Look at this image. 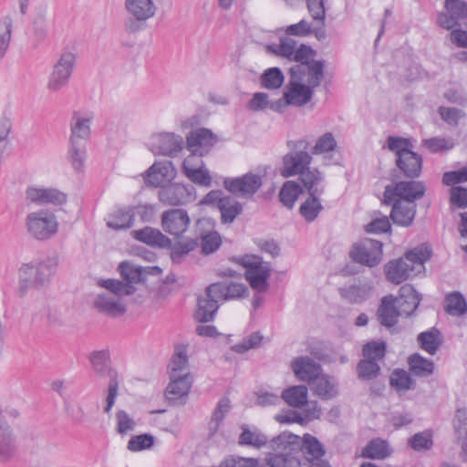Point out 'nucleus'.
<instances>
[{"label": "nucleus", "instance_id": "obj_1", "mask_svg": "<svg viewBox=\"0 0 467 467\" xmlns=\"http://www.w3.org/2000/svg\"><path fill=\"white\" fill-rule=\"evenodd\" d=\"M58 263V257L53 255L43 260H33L22 264L17 271L18 296L24 297L30 291H39L47 287L57 273Z\"/></svg>", "mask_w": 467, "mask_h": 467}, {"label": "nucleus", "instance_id": "obj_2", "mask_svg": "<svg viewBox=\"0 0 467 467\" xmlns=\"http://www.w3.org/2000/svg\"><path fill=\"white\" fill-rule=\"evenodd\" d=\"M99 285L105 290L98 294L93 300L94 308L108 317L117 318L127 312L124 297L134 294L135 287L123 285L120 280H99Z\"/></svg>", "mask_w": 467, "mask_h": 467}, {"label": "nucleus", "instance_id": "obj_3", "mask_svg": "<svg viewBox=\"0 0 467 467\" xmlns=\"http://www.w3.org/2000/svg\"><path fill=\"white\" fill-rule=\"evenodd\" d=\"M233 260L245 268V279L254 290L258 293L267 291L271 275L269 263L264 262L261 256L255 254H245Z\"/></svg>", "mask_w": 467, "mask_h": 467}, {"label": "nucleus", "instance_id": "obj_4", "mask_svg": "<svg viewBox=\"0 0 467 467\" xmlns=\"http://www.w3.org/2000/svg\"><path fill=\"white\" fill-rule=\"evenodd\" d=\"M27 234L35 240L47 241L58 231V222L55 213L44 209L29 213L25 219Z\"/></svg>", "mask_w": 467, "mask_h": 467}, {"label": "nucleus", "instance_id": "obj_5", "mask_svg": "<svg viewBox=\"0 0 467 467\" xmlns=\"http://www.w3.org/2000/svg\"><path fill=\"white\" fill-rule=\"evenodd\" d=\"M90 362L94 371L100 377H109V382L105 397L104 412L109 414L119 392L118 374L109 366V352L108 350L95 351L90 355Z\"/></svg>", "mask_w": 467, "mask_h": 467}, {"label": "nucleus", "instance_id": "obj_6", "mask_svg": "<svg viewBox=\"0 0 467 467\" xmlns=\"http://www.w3.org/2000/svg\"><path fill=\"white\" fill-rule=\"evenodd\" d=\"M309 143L305 140L289 142V147L294 150L283 157L281 174L287 178L300 175L306 171L312 161V156L306 151Z\"/></svg>", "mask_w": 467, "mask_h": 467}, {"label": "nucleus", "instance_id": "obj_7", "mask_svg": "<svg viewBox=\"0 0 467 467\" xmlns=\"http://www.w3.org/2000/svg\"><path fill=\"white\" fill-rule=\"evenodd\" d=\"M425 192L426 186L423 182L414 181L413 179L400 181L385 187L383 202L388 205H390L394 201L415 203L417 200L424 196Z\"/></svg>", "mask_w": 467, "mask_h": 467}, {"label": "nucleus", "instance_id": "obj_8", "mask_svg": "<svg viewBox=\"0 0 467 467\" xmlns=\"http://www.w3.org/2000/svg\"><path fill=\"white\" fill-rule=\"evenodd\" d=\"M76 63L75 54L64 51L48 76L47 89L50 92H58L66 88L70 80Z\"/></svg>", "mask_w": 467, "mask_h": 467}, {"label": "nucleus", "instance_id": "obj_9", "mask_svg": "<svg viewBox=\"0 0 467 467\" xmlns=\"http://www.w3.org/2000/svg\"><path fill=\"white\" fill-rule=\"evenodd\" d=\"M314 90L311 87L306 85L302 78H295L290 75V79L286 85L283 99L275 104L271 105V109H277L280 106L293 105L301 107L308 103L313 97Z\"/></svg>", "mask_w": 467, "mask_h": 467}, {"label": "nucleus", "instance_id": "obj_10", "mask_svg": "<svg viewBox=\"0 0 467 467\" xmlns=\"http://www.w3.org/2000/svg\"><path fill=\"white\" fill-rule=\"evenodd\" d=\"M382 254V243L373 239L355 244L349 252L354 262L370 268L380 264Z\"/></svg>", "mask_w": 467, "mask_h": 467}, {"label": "nucleus", "instance_id": "obj_11", "mask_svg": "<svg viewBox=\"0 0 467 467\" xmlns=\"http://www.w3.org/2000/svg\"><path fill=\"white\" fill-rule=\"evenodd\" d=\"M191 219L186 210L173 208L164 211L161 216L162 230L174 238H180L188 230Z\"/></svg>", "mask_w": 467, "mask_h": 467}, {"label": "nucleus", "instance_id": "obj_12", "mask_svg": "<svg viewBox=\"0 0 467 467\" xmlns=\"http://www.w3.org/2000/svg\"><path fill=\"white\" fill-rule=\"evenodd\" d=\"M262 178L260 175L246 173L236 178H226L223 186L231 193L238 197H251L262 186Z\"/></svg>", "mask_w": 467, "mask_h": 467}, {"label": "nucleus", "instance_id": "obj_13", "mask_svg": "<svg viewBox=\"0 0 467 467\" xmlns=\"http://www.w3.org/2000/svg\"><path fill=\"white\" fill-rule=\"evenodd\" d=\"M184 146L182 137L171 132H161L152 136L150 150L158 155L173 157L179 153Z\"/></svg>", "mask_w": 467, "mask_h": 467}, {"label": "nucleus", "instance_id": "obj_14", "mask_svg": "<svg viewBox=\"0 0 467 467\" xmlns=\"http://www.w3.org/2000/svg\"><path fill=\"white\" fill-rule=\"evenodd\" d=\"M304 462L301 467H330L324 459L325 449L323 444L314 436L305 434L302 443Z\"/></svg>", "mask_w": 467, "mask_h": 467}, {"label": "nucleus", "instance_id": "obj_15", "mask_svg": "<svg viewBox=\"0 0 467 467\" xmlns=\"http://www.w3.org/2000/svg\"><path fill=\"white\" fill-rule=\"evenodd\" d=\"M192 186H187L182 183H171L161 187L158 192V199L164 205L180 206L193 199L192 196Z\"/></svg>", "mask_w": 467, "mask_h": 467}, {"label": "nucleus", "instance_id": "obj_16", "mask_svg": "<svg viewBox=\"0 0 467 467\" xmlns=\"http://www.w3.org/2000/svg\"><path fill=\"white\" fill-rule=\"evenodd\" d=\"M324 61H312L310 64L296 65L290 68V75L302 78V81L314 90L324 77Z\"/></svg>", "mask_w": 467, "mask_h": 467}, {"label": "nucleus", "instance_id": "obj_17", "mask_svg": "<svg viewBox=\"0 0 467 467\" xmlns=\"http://www.w3.org/2000/svg\"><path fill=\"white\" fill-rule=\"evenodd\" d=\"M217 141L212 130L200 128L192 130L186 138V147L192 153L205 155Z\"/></svg>", "mask_w": 467, "mask_h": 467}, {"label": "nucleus", "instance_id": "obj_18", "mask_svg": "<svg viewBox=\"0 0 467 467\" xmlns=\"http://www.w3.org/2000/svg\"><path fill=\"white\" fill-rule=\"evenodd\" d=\"M26 199L38 205H60L67 202V195L57 189L31 186L26 191Z\"/></svg>", "mask_w": 467, "mask_h": 467}, {"label": "nucleus", "instance_id": "obj_19", "mask_svg": "<svg viewBox=\"0 0 467 467\" xmlns=\"http://www.w3.org/2000/svg\"><path fill=\"white\" fill-rule=\"evenodd\" d=\"M176 176V169L171 161L153 163L147 171L145 181L154 187H161Z\"/></svg>", "mask_w": 467, "mask_h": 467}, {"label": "nucleus", "instance_id": "obj_20", "mask_svg": "<svg viewBox=\"0 0 467 467\" xmlns=\"http://www.w3.org/2000/svg\"><path fill=\"white\" fill-rule=\"evenodd\" d=\"M93 117L90 114L74 111L69 122L70 135L68 140L88 142L90 139V125Z\"/></svg>", "mask_w": 467, "mask_h": 467}, {"label": "nucleus", "instance_id": "obj_21", "mask_svg": "<svg viewBox=\"0 0 467 467\" xmlns=\"http://www.w3.org/2000/svg\"><path fill=\"white\" fill-rule=\"evenodd\" d=\"M291 368L296 378L311 383L322 372L321 366L309 357H298L292 360Z\"/></svg>", "mask_w": 467, "mask_h": 467}, {"label": "nucleus", "instance_id": "obj_22", "mask_svg": "<svg viewBox=\"0 0 467 467\" xmlns=\"http://www.w3.org/2000/svg\"><path fill=\"white\" fill-rule=\"evenodd\" d=\"M192 384V377L170 378L165 397L171 404L184 403Z\"/></svg>", "mask_w": 467, "mask_h": 467}, {"label": "nucleus", "instance_id": "obj_23", "mask_svg": "<svg viewBox=\"0 0 467 467\" xmlns=\"http://www.w3.org/2000/svg\"><path fill=\"white\" fill-rule=\"evenodd\" d=\"M170 378L192 377L189 369L188 350L184 345H177L168 365Z\"/></svg>", "mask_w": 467, "mask_h": 467}, {"label": "nucleus", "instance_id": "obj_24", "mask_svg": "<svg viewBox=\"0 0 467 467\" xmlns=\"http://www.w3.org/2000/svg\"><path fill=\"white\" fill-rule=\"evenodd\" d=\"M403 315L396 305V299L393 296H383L377 311V317L379 324L388 328L393 327L398 317Z\"/></svg>", "mask_w": 467, "mask_h": 467}, {"label": "nucleus", "instance_id": "obj_25", "mask_svg": "<svg viewBox=\"0 0 467 467\" xmlns=\"http://www.w3.org/2000/svg\"><path fill=\"white\" fill-rule=\"evenodd\" d=\"M219 297L214 293H208V286L203 296L198 297L195 318L202 323L212 321L219 308Z\"/></svg>", "mask_w": 467, "mask_h": 467}, {"label": "nucleus", "instance_id": "obj_26", "mask_svg": "<svg viewBox=\"0 0 467 467\" xmlns=\"http://www.w3.org/2000/svg\"><path fill=\"white\" fill-rule=\"evenodd\" d=\"M208 293H214L221 300H232L247 295L248 288L241 283L218 282L208 285Z\"/></svg>", "mask_w": 467, "mask_h": 467}, {"label": "nucleus", "instance_id": "obj_27", "mask_svg": "<svg viewBox=\"0 0 467 467\" xmlns=\"http://www.w3.org/2000/svg\"><path fill=\"white\" fill-rule=\"evenodd\" d=\"M395 299L400 311L410 317L420 305L421 296L411 285H404L400 288L399 296Z\"/></svg>", "mask_w": 467, "mask_h": 467}, {"label": "nucleus", "instance_id": "obj_28", "mask_svg": "<svg viewBox=\"0 0 467 467\" xmlns=\"http://www.w3.org/2000/svg\"><path fill=\"white\" fill-rule=\"evenodd\" d=\"M386 276L389 281L394 284H400L415 272L414 266L402 257L390 261L385 265Z\"/></svg>", "mask_w": 467, "mask_h": 467}, {"label": "nucleus", "instance_id": "obj_29", "mask_svg": "<svg viewBox=\"0 0 467 467\" xmlns=\"http://www.w3.org/2000/svg\"><path fill=\"white\" fill-rule=\"evenodd\" d=\"M125 9L133 18L147 21L155 16L157 6L152 0H125Z\"/></svg>", "mask_w": 467, "mask_h": 467}, {"label": "nucleus", "instance_id": "obj_30", "mask_svg": "<svg viewBox=\"0 0 467 467\" xmlns=\"http://www.w3.org/2000/svg\"><path fill=\"white\" fill-rule=\"evenodd\" d=\"M130 234L135 240L150 246L166 247L171 243L170 238L164 235L160 230L150 226L134 230Z\"/></svg>", "mask_w": 467, "mask_h": 467}, {"label": "nucleus", "instance_id": "obj_31", "mask_svg": "<svg viewBox=\"0 0 467 467\" xmlns=\"http://www.w3.org/2000/svg\"><path fill=\"white\" fill-rule=\"evenodd\" d=\"M391 204L390 218L393 223L405 227L410 226L416 215V203L394 201Z\"/></svg>", "mask_w": 467, "mask_h": 467}, {"label": "nucleus", "instance_id": "obj_32", "mask_svg": "<svg viewBox=\"0 0 467 467\" xmlns=\"http://www.w3.org/2000/svg\"><path fill=\"white\" fill-rule=\"evenodd\" d=\"M374 285L372 282L359 285H351L339 288L340 296L351 304H359L368 299L372 295Z\"/></svg>", "mask_w": 467, "mask_h": 467}, {"label": "nucleus", "instance_id": "obj_33", "mask_svg": "<svg viewBox=\"0 0 467 467\" xmlns=\"http://www.w3.org/2000/svg\"><path fill=\"white\" fill-rule=\"evenodd\" d=\"M87 143L68 140L67 160L72 169L78 172H83L88 157Z\"/></svg>", "mask_w": 467, "mask_h": 467}, {"label": "nucleus", "instance_id": "obj_34", "mask_svg": "<svg viewBox=\"0 0 467 467\" xmlns=\"http://www.w3.org/2000/svg\"><path fill=\"white\" fill-rule=\"evenodd\" d=\"M396 165L405 177L415 179L420 175L422 159L413 151L406 156L396 158Z\"/></svg>", "mask_w": 467, "mask_h": 467}, {"label": "nucleus", "instance_id": "obj_35", "mask_svg": "<svg viewBox=\"0 0 467 467\" xmlns=\"http://www.w3.org/2000/svg\"><path fill=\"white\" fill-rule=\"evenodd\" d=\"M310 384L314 393L323 400H331L338 393L337 380L327 375L320 374Z\"/></svg>", "mask_w": 467, "mask_h": 467}, {"label": "nucleus", "instance_id": "obj_36", "mask_svg": "<svg viewBox=\"0 0 467 467\" xmlns=\"http://www.w3.org/2000/svg\"><path fill=\"white\" fill-rule=\"evenodd\" d=\"M270 446L274 451L295 455L298 452L299 436L283 432L270 441Z\"/></svg>", "mask_w": 467, "mask_h": 467}, {"label": "nucleus", "instance_id": "obj_37", "mask_svg": "<svg viewBox=\"0 0 467 467\" xmlns=\"http://www.w3.org/2000/svg\"><path fill=\"white\" fill-rule=\"evenodd\" d=\"M134 224L133 213L130 206L117 209L110 215L107 225L114 230L130 229Z\"/></svg>", "mask_w": 467, "mask_h": 467}, {"label": "nucleus", "instance_id": "obj_38", "mask_svg": "<svg viewBox=\"0 0 467 467\" xmlns=\"http://www.w3.org/2000/svg\"><path fill=\"white\" fill-rule=\"evenodd\" d=\"M300 179L310 195H321L323 193L324 186L322 182L324 181V174L317 169L308 168L300 174Z\"/></svg>", "mask_w": 467, "mask_h": 467}, {"label": "nucleus", "instance_id": "obj_39", "mask_svg": "<svg viewBox=\"0 0 467 467\" xmlns=\"http://www.w3.org/2000/svg\"><path fill=\"white\" fill-rule=\"evenodd\" d=\"M307 388L303 385L287 388L281 394L282 400L293 408L304 407L307 403Z\"/></svg>", "mask_w": 467, "mask_h": 467}, {"label": "nucleus", "instance_id": "obj_40", "mask_svg": "<svg viewBox=\"0 0 467 467\" xmlns=\"http://www.w3.org/2000/svg\"><path fill=\"white\" fill-rule=\"evenodd\" d=\"M119 270L124 280L121 281L123 285H130L131 286H134V284L143 281L148 273L145 268L136 266L127 262L121 263L119 265Z\"/></svg>", "mask_w": 467, "mask_h": 467}, {"label": "nucleus", "instance_id": "obj_41", "mask_svg": "<svg viewBox=\"0 0 467 467\" xmlns=\"http://www.w3.org/2000/svg\"><path fill=\"white\" fill-rule=\"evenodd\" d=\"M453 428L458 439L462 440L463 461L467 462V409H458L453 420Z\"/></svg>", "mask_w": 467, "mask_h": 467}, {"label": "nucleus", "instance_id": "obj_42", "mask_svg": "<svg viewBox=\"0 0 467 467\" xmlns=\"http://www.w3.org/2000/svg\"><path fill=\"white\" fill-rule=\"evenodd\" d=\"M431 248L427 244H422L419 246H416L412 250L408 251L405 254L404 258L407 262L414 266V270L416 271V267L418 266L420 269L417 272H420L421 268H423V265L431 257Z\"/></svg>", "mask_w": 467, "mask_h": 467}, {"label": "nucleus", "instance_id": "obj_43", "mask_svg": "<svg viewBox=\"0 0 467 467\" xmlns=\"http://www.w3.org/2000/svg\"><path fill=\"white\" fill-rule=\"evenodd\" d=\"M418 341L423 350L434 355L441 345L442 337L440 331L433 327L429 331L420 333Z\"/></svg>", "mask_w": 467, "mask_h": 467}, {"label": "nucleus", "instance_id": "obj_44", "mask_svg": "<svg viewBox=\"0 0 467 467\" xmlns=\"http://www.w3.org/2000/svg\"><path fill=\"white\" fill-rule=\"evenodd\" d=\"M318 196L309 194V197L299 207V213L308 223L315 221L323 209Z\"/></svg>", "mask_w": 467, "mask_h": 467}, {"label": "nucleus", "instance_id": "obj_45", "mask_svg": "<svg viewBox=\"0 0 467 467\" xmlns=\"http://www.w3.org/2000/svg\"><path fill=\"white\" fill-rule=\"evenodd\" d=\"M391 451L387 441L380 439L370 441L364 448L362 455L370 459H384L390 454Z\"/></svg>", "mask_w": 467, "mask_h": 467}, {"label": "nucleus", "instance_id": "obj_46", "mask_svg": "<svg viewBox=\"0 0 467 467\" xmlns=\"http://www.w3.org/2000/svg\"><path fill=\"white\" fill-rule=\"evenodd\" d=\"M445 311L451 316H462L467 312V303L459 292L449 294L445 297Z\"/></svg>", "mask_w": 467, "mask_h": 467}, {"label": "nucleus", "instance_id": "obj_47", "mask_svg": "<svg viewBox=\"0 0 467 467\" xmlns=\"http://www.w3.org/2000/svg\"><path fill=\"white\" fill-rule=\"evenodd\" d=\"M409 364L411 373L415 376L428 377L433 372V362L419 354L411 355L409 358Z\"/></svg>", "mask_w": 467, "mask_h": 467}, {"label": "nucleus", "instance_id": "obj_48", "mask_svg": "<svg viewBox=\"0 0 467 467\" xmlns=\"http://www.w3.org/2000/svg\"><path fill=\"white\" fill-rule=\"evenodd\" d=\"M221 218L223 223H231L237 215L242 213L241 204L234 199L227 196L224 201H221L220 207Z\"/></svg>", "mask_w": 467, "mask_h": 467}, {"label": "nucleus", "instance_id": "obj_49", "mask_svg": "<svg viewBox=\"0 0 467 467\" xmlns=\"http://www.w3.org/2000/svg\"><path fill=\"white\" fill-rule=\"evenodd\" d=\"M302 192L300 185L295 182L288 181L284 183L279 192L280 202L291 209L294 207L296 201Z\"/></svg>", "mask_w": 467, "mask_h": 467}, {"label": "nucleus", "instance_id": "obj_50", "mask_svg": "<svg viewBox=\"0 0 467 467\" xmlns=\"http://www.w3.org/2000/svg\"><path fill=\"white\" fill-rule=\"evenodd\" d=\"M388 149L394 152L396 158L406 156L413 152V145L409 139L396 136H389L387 140Z\"/></svg>", "mask_w": 467, "mask_h": 467}, {"label": "nucleus", "instance_id": "obj_51", "mask_svg": "<svg viewBox=\"0 0 467 467\" xmlns=\"http://www.w3.org/2000/svg\"><path fill=\"white\" fill-rule=\"evenodd\" d=\"M13 18L9 16L0 18V57H4L11 42Z\"/></svg>", "mask_w": 467, "mask_h": 467}, {"label": "nucleus", "instance_id": "obj_52", "mask_svg": "<svg viewBox=\"0 0 467 467\" xmlns=\"http://www.w3.org/2000/svg\"><path fill=\"white\" fill-rule=\"evenodd\" d=\"M266 462L270 467H301V462L296 456L277 451L269 453Z\"/></svg>", "mask_w": 467, "mask_h": 467}, {"label": "nucleus", "instance_id": "obj_53", "mask_svg": "<svg viewBox=\"0 0 467 467\" xmlns=\"http://www.w3.org/2000/svg\"><path fill=\"white\" fill-rule=\"evenodd\" d=\"M284 74L278 67L266 69L261 76V85L267 89H276L284 83Z\"/></svg>", "mask_w": 467, "mask_h": 467}, {"label": "nucleus", "instance_id": "obj_54", "mask_svg": "<svg viewBox=\"0 0 467 467\" xmlns=\"http://www.w3.org/2000/svg\"><path fill=\"white\" fill-rule=\"evenodd\" d=\"M116 431L125 436L133 431L136 428V421L134 419L124 410H119L115 414Z\"/></svg>", "mask_w": 467, "mask_h": 467}, {"label": "nucleus", "instance_id": "obj_55", "mask_svg": "<svg viewBox=\"0 0 467 467\" xmlns=\"http://www.w3.org/2000/svg\"><path fill=\"white\" fill-rule=\"evenodd\" d=\"M230 407V400L227 398H223L218 402L209 423V430L212 433L217 431L220 423L229 412Z\"/></svg>", "mask_w": 467, "mask_h": 467}, {"label": "nucleus", "instance_id": "obj_56", "mask_svg": "<svg viewBox=\"0 0 467 467\" xmlns=\"http://www.w3.org/2000/svg\"><path fill=\"white\" fill-rule=\"evenodd\" d=\"M337 148V141L331 132H326L321 135L316 141L315 146L312 149V153L327 154L334 151Z\"/></svg>", "mask_w": 467, "mask_h": 467}, {"label": "nucleus", "instance_id": "obj_57", "mask_svg": "<svg viewBox=\"0 0 467 467\" xmlns=\"http://www.w3.org/2000/svg\"><path fill=\"white\" fill-rule=\"evenodd\" d=\"M408 444L417 451H428L433 445L432 434L429 431L418 432L409 439Z\"/></svg>", "mask_w": 467, "mask_h": 467}, {"label": "nucleus", "instance_id": "obj_58", "mask_svg": "<svg viewBox=\"0 0 467 467\" xmlns=\"http://www.w3.org/2000/svg\"><path fill=\"white\" fill-rule=\"evenodd\" d=\"M357 370L359 379L370 380L378 377L380 367L373 360L362 359L358 362Z\"/></svg>", "mask_w": 467, "mask_h": 467}, {"label": "nucleus", "instance_id": "obj_59", "mask_svg": "<svg viewBox=\"0 0 467 467\" xmlns=\"http://www.w3.org/2000/svg\"><path fill=\"white\" fill-rule=\"evenodd\" d=\"M296 41L289 37H285L280 39V44L277 45H269L267 46V49L274 54L284 57L291 60L295 50H296Z\"/></svg>", "mask_w": 467, "mask_h": 467}, {"label": "nucleus", "instance_id": "obj_60", "mask_svg": "<svg viewBox=\"0 0 467 467\" xmlns=\"http://www.w3.org/2000/svg\"><path fill=\"white\" fill-rule=\"evenodd\" d=\"M197 246L198 242L196 239L178 242L171 248V257L173 262L179 263L182 256L194 250Z\"/></svg>", "mask_w": 467, "mask_h": 467}, {"label": "nucleus", "instance_id": "obj_61", "mask_svg": "<svg viewBox=\"0 0 467 467\" xmlns=\"http://www.w3.org/2000/svg\"><path fill=\"white\" fill-rule=\"evenodd\" d=\"M64 409L67 416L78 424H83L88 420V413L80 403H71L64 400Z\"/></svg>", "mask_w": 467, "mask_h": 467}, {"label": "nucleus", "instance_id": "obj_62", "mask_svg": "<svg viewBox=\"0 0 467 467\" xmlns=\"http://www.w3.org/2000/svg\"><path fill=\"white\" fill-rule=\"evenodd\" d=\"M386 345L384 342H369L363 347L364 359L378 363L385 356Z\"/></svg>", "mask_w": 467, "mask_h": 467}, {"label": "nucleus", "instance_id": "obj_63", "mask_svg": "<svg viewBox=\"0 0 467 467\" xmlns=\"http://www.w3.org/2000/svg\"><path fill=\"white\" fill-rule=\"evenodd\" d=\"M154 443V437L150 434L144 433L132 436L128 441L127 448L130 451H140L150 449Z\"/></svg>", "mask_w": 467, "mask_h": 467}, {"label": "nucleus", "instance_id": "obj_64", "mask_svg": "<svg viewBox=\"0 0 467 467\" xmlns=\"http://www.w3.org/2000/svg\"><path fill=\"white\" fill-rule=\"evenodd\" d=\"M183 173L192 182L197 185L204 187H210L212 185V177L205 166L199 169L189 170V171Z\"/></svg>", "mask_w": 467, "mask_h": 467}]
</instances>
